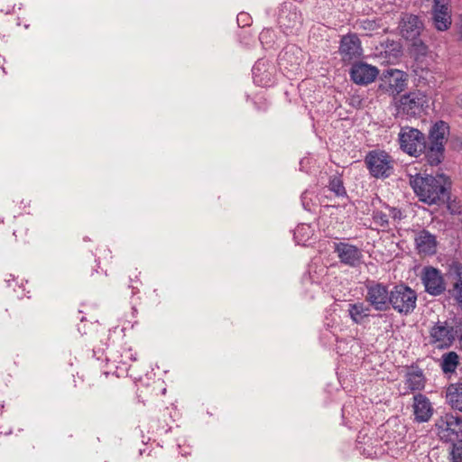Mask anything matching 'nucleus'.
I'll return each instance as SVG.
<instances>
[{"instance_id": "24", "label": "nucleus", "mask_w": 462, "mask_h": 462, "mask_svg": "<svg viewBox=\"0 0 462 462\" xmlns=\"http://www.w3.org/2000/svg\"><path fill=\"white\" fill-rule=\"evenodd\" d=\"M416 249L420 254L432 255L437 251V238L430 231L422 229L416 234L414 238Z\"/></svg>"}, {"instance_id": "34", "label": "nucleus", "mask_w": 462, "mask_h": 462, "mask_svg": "<svg viewBox=\"0 0 462 462\" xmlns=\"http://www.w3.org/2000/svg\"><path fill=\"white\" fill-rule=\"evenodd\" d=\"M451 462H462V440L454 444L451 452Z\"/></svg>"}, {"instance_id": "30", "label": "nucleus", "mask_w": 462, "mask_h": 462, "mask_svg": "<svg viewBox=\"0 0 462 462\" xmlns=\"http://www.w3.org/2000/svg\"><path fill=\"white\" fill-rule=\"evenodd\" d=\"M328 189L338 198H346L347 196L346 189L344 186L343 180L340 176L334 175L329 179Z\"/></svg>"}, {"instance_id": "7", "label": "nucleus", "mask_w": 462, "mask_h": 462, "mask_svg": "<svg viewBox=\"0 0 462 462\" xmlns=\"http://www.w3.org/2000/svg\"><path fill=\"white\" fill-rule=\"evenodd\" d=\"M417 306V293L409 286L401 283L391 290L390 309L402 316L411 314Z\"/></svg>"}, {"instance_id": "26", "label": "nucleus", "mask_w": 462, "mask_h": 462, "mask_svg": "<svg viewBox=\"0 0 462 462\" xmlns=\"http://www.w3.org/2000/svg\"><path fill=\"white\" fill-rule=\"evenodd\" d=\"M446 399L453 409L462 411V383L450 384L446 392Z\"/></svg>"}, {"instance_id": "32", "label": "nucleus", "mask_w": 462, "mask_h": 462, "mask_svg": "<svg viewBox=\"0 0 462 462\" xmlns=\"http://www.w3.org/2000/svg\"><path fill=\"white\" fill-rule=\"evenodd\" d=\"M372 219L374 224H376L377 226H379L383 228H386L389 226L388 215L380 210L373 211Z\"/></svg>"}, {"instance_id": "25", "label": "nucleus", "mask_w": 462, "mask_h": 462, "mask_svg": "<svg viewBox=\"0 0 462 462\" xmlns=\"http://www.w3.org/2000/svg\"><path fill=\"white\" fill-rule=\"evenodd\" d=\"M448 275V279H451L453 282L449 293L462 308V265L458 263H453L449 268Z\"/></svg>"}, {"instance_id": "41", "label": "nucleus", "mask_w": 462, "mask_h": 462, "mask_svg": "<svg viewBox=\"0 0 462 462\" xmlns=\"http://www.w3.org/2000/svg\"><path fill=\"white\" fill-rule=\"evenodd\" d=\"M5 62V59L0 55V67H1V69L3 70L4 74H6V70L4 66Z\"/></svg>"}, {"instance_id": "2", "label": "nucleus", "mask_w": 462, "mask_h": 462, "mask_svg": "<svg viewBox=\"0 0 462 462\" xmlns=\"http://www.w3.org/2000/svg\"><path fill=\"white\" fill-rule=\"evenodd\" d=\"M449 134L448 123L439 120L430 130L426 161L431 166L439 165L444 158L445 143Z\"/></svg>"}, {"instance_id": "42", "label": "nucleus", "mask_w": 462, "mask_h": 462, "mask_svg": "<svg viewBox=\"0 0 462 462\" xmlns=\"http://www.w3.org/2000/svg\"><path fill=\"white\" fill-rule=\"evenodd\" d=\"M130 287L132 288V294L133 295L136 294L139 291L137 287H134V285H130Z\"/></svg>"}, {"instance_id": "4", "label": "nucleus", "mask_w": 462, "mask_h": 462, "mask_svg": "<svg viewBox=\"0 0 462 462\" xmlns=\"http://www.w3.org/2000/svg\"><path fill=\"white\" fill-rule=\"evenodd\" d=\"M364 162L369 174L375 179H387L394 171V160L383 150L369 151Z\"/></svg>"}, {"instance_id": "29", "label": "nucleus", "mask_w": 462, "mask_h": 462, "mask_svg": "<svg viewBox=\"0 0 462 462\" xmlns=\"http://www.w3.org/2000/svg\"><path fill=\"white\" fill-rule=\"evenodd\" d=\"M458 365V356L451 351L442 356L441 369L445 374L454 373Z\"/></svg>"}, {"instance_id": "23", "label": "nucleus", "mask_w": 462, "mask_h": 462, "mask_svg": "<svg viewBox=\"0 0 462 462\" xmlns=\"http://www.w3.org/2000/svg\"><path fill=\"white\" fill-rule=\"evenodd\" d=\"M371 307L363 301L349 303L347 313L351 320L357 325H364L369 321L370 317H382L381 314L372 315Z\"/></svg>"}, {"instance_id": "13", "label": "nucleus", "mask_w": 462, "mask_h": 462, "mask_svg": "<svg viewBox=\"0 0 462 462\" xmlns=\"http://www.w3.org/2000/svg\"><path fill=\"white\" fill-rule=\"evenodd\" d=\"M437 432L445 441H451L462 431V420L452 413H445L436 421Z\"/></svg>"}, {"instance_id": "17", "label": "nucleus", "mask_w": 462, "mask_h": 462, "mask_svg": "<svg viewBox=\"0 0 462 462\" xmlns=\"http://www.w3.org/2000/svg\"><path fill=\"white\" fill-rule=\"evenodd\" d=\"M451 0H433L432 21L438 31H447L451 23Z\"/></svg>"}, {"instance_id": "27", "label": "nucleus", "mask_w": 462, "mask_h": 462, "mask_svg": "<svg viewBox=\"0 0 462 462\" xmlns=\"http://www.w3.org/2000/svg\"><path fill=\"white\" fill-rule=\"evenodd\" d=\"M342 420L345 426L352 428L354 424L361 420V414L356 409L352 402L345 403L342 407Z\"/></svg>"}, {"instance_id": "16", "label": "nucleus", "mask_w": 462, "mask_h": 462, "mask_svg": "<svg viewBox=\"0 0 462 462\" xmlns=\"http://www.w3.org/2000/svg\"><path fill=\"white\" fill-rule=\"evenodd\" d=\"M334 252L340 263L345 265L357 267L363 263L362 250L355 245L346 242L335 243Z\"/></svg>"}, {"instance_id": "5", "label": "nucleus", "mask_w": 462, "mask_h": 462, "mask_svg": "<svg viewBox=\"0 0 462 462\" xmlns=\"http://www.w3.org/2000/svg\"><path fill=\"white\" fill-rule=\"evenodd\" d=\"M427 104L426 95L420 91H410L395 99V116L410 118L419 116Z\"/></svg>"}, {"instance_id": "35", "label": "nucleus", "mask_w": 462, "mask_h": 462, "mask_svg": "<svg viewBox=\"0 0 462 462\" xmlns=\"http://www.w3.org/2000/svg\"><path fill=\"white\" fill-rule=\"evenodd\" d=\"M360 27L362 29H364L365 31L373 32V31L378 30L380 25L374 20L365 19L360 22Z\"/></svg>"}, {"instance_id": "19", "label": "nucleus", "mask_w": 462, "mask_h": 462, "mask_svg": "<svg viewBox=\"0 0 462 462\" xmlns=\"http://www.w3.org/2000/svg\"><path fill=\"white\" fill-rule=\"evenodd\" d=\"M379 69L366 62L358 61L352 65L349 75L351 80L359 86H366L375 80Z\"/></svg>"}, {"instance_id": "36", "label": "nucleus", "mask_w": 462, "mask_h": 462, "mask_svg": "<svg viewBox=\"0 0 462 462\" xmlns=\"http://www.w3.org/2000/svg\"><path fill=\"white\" fill-rule=\"evenodd\" d=\"M236 21L239 27H245L251 24L252 18L248 13L241 12L237 14Z\"/></svg>"}, {"instance_id": "8", "label": "nucleus", "mask_w": 462, "mask_h": 462, "mask_svg": "<svg viewBox=\"0 0 462 462\" xmlns=\"http://www.w3.org/2000/svg\"><path fill=\"white\" fill-rule=\"evenodd\" d=\"M365 301L376 311H387L390 310L391 291L388 286L374 281L365 284Z\"/></svg>"}, {"instance_id": "46", "label": "nucleus", "mask_w": 462, "mask_h": 462, "mask_svg": "<svg viewBox=\"0 0 462 462\" xmlns=\"http://www.w3.org/2000/svg\"><path fill=\"white\" fill-rule=\"evenodd\" d=\"M0 223H3V219L0 218Z\"/></svg>"}, {"instance_id": "11", "label": "nucleus", "mask_w": 462, "mask_h": 462, "mask_svg": "<svg viewBox=\"0 0 462 462\" xmlns=\"http://www.w3.org/2000/svg\"><path fill=\"white\" fill-rule=\"evenodd\" d=\"M457 337V330L448 321L436 322L430 330V344L439 349L450 347Z\"/></svg>"}, {"instance_id": "10", "label": "nucleus", "mask_w": 462, "mask_h": 462, "mask_svg": "<svg viewBox=\"0 0 462 462\" xmlns=\"http://www.w3.org/2000/svg\"><path fill=\"white\" fill-rule=\"evenodd\" d=\"M106 360L111 363L118 375L127 374L130 363L136 360V353L127 345L118 347H108L106 352Z\"/></svg>"}, {"instance_id": "21", "label": "nucleus", "mask_w": 462, "mask_h": 462, "mask_svg": "<svg viewBox=\"0 0 462 462\" xmlns=\"http://www.w3.org/2000/svg\"><path fill=\"white\" fill-rule=\"evenodd\" d=\"M338 52L345 62L358 59L363 54L361 41L355 33L344 35L340 40Z\"/></svg>"}, {"instance_id": "15", "label": "nucleus", "mask_w": 462, "mask_h": 462, "mask_svg": "<svg viewBox=\"0 0 462 462\" xmlns=\"http://www.w3.org/2000/svg\"><path fill=\"white\" fill-rule=\"evenodd\" d=\"M253 79L255 85L269 88L275 83V66L268 60L259 59L252 69Z\"/></svg>"}, {"instance_id": "43", "label": "nucleus", "mask_w": 462, "mask_h": 462, "mask_svg": "<svg viewBox=\"0 0 462 462\" xmlns=\"http://www.w3.org/2000/svg\"><path fill=\"white\" fill-rule=\"evenodd\" d=\"M328 334H331L329 331H325L324 336L328 337Z\"/></svg>"}, {"instance_id": "20", "label": "nucleus", "mask_w": 462, "mask_h": 462, "mask_svg": "<svg viewBox=\"0 0 462 462\" xmlns=\"http://www.w3.org/2000/svg\"><path fill=\"white\" fill-rule=\"evenodd\" d=\"M421 280L425 291L432 296H439L446 290L445 282L440 271L434 267H425L422 272Z\"/></svg>"}, {"instance_id": "1", "label": "nucleus", "mask_w": 462, "mask_h": 462, "mask_svg": "<svg viewBox=\"0 0 462 462\" xmlns=\"http://www.w3.org/2000/svg\"><path fill=\"white\" fill-rule=\"evenodd\" d=\"M410 184L419 199L429 205L444 203L448 199L450 182L444 174H417L411 178Z\"/></svg>"}, {"instance_id": "14", "label": "nucleus", "mask_w": 462, "mask_h": 462, "mask_svg": "<svg viewBox=\"0 0 462 462\" xmlns=\"http://www.w3.org/2000/svg\"><path fill=\"white\" fill-rule=\"evenodd\" d=\"M302 61V51L294 44L286 45L278 56L280 69L288 73H295L299 70Z\"/></svg>"}, {"instance_id": "33", "label": "nucleus", "mask_w": 462, "mask_h": 462, "mask_svg": "<svg viewBox=\"0 0 462 462\" xmlns=\"http://www.w3.org/2000/svg\"><path fill=\"white\" fill-rule=\"evenodd\" d=\"M273 31L271 29H263L259 34V41L263 46L270 47L273 42Z\"/></svg>"}, {"instance_id": "3", "label": "nucleus", "mask_w": 462, "mask_h": 462, "mask_svg": "<svg viewBox=\"0 0 462 462\" xmlns=\"http://www.w3.org/2000/svg\"><path fill=\"white\" fill-rule=\"evenodd\" d=\"M398 142L401 150L410 156L420 157L428 151V144L425 134L417 128L411 126L401 127L398 134Z\"/></svg>"}, {"instance_id": "37", "label": "nucleus", "mask_w": 462, "mask_h": 462, "mask_svg": "<svg viewBox=\"0 0 462 462\" xmlns=\"http://www.w3.org/2000/svg\"><path fill=\"white\" fill-rule=\"evenodd\" d=\"M386 208L389 210L388 217H390L394 221H400L404 217L402 211L394 207L386 206Z\"/></svg>"}, {"instance_id": "45", "label": "nucleus", "mask_w": 462, "mask_h": 462, "mask_svg": "<svg viewBox=\"0 0 462 462\" xmlns=\"http://www.w3.org/2000/svg\"><path fill=\"white\" fill-rule=\"evenodd\" d=\"M331 337H334V340L337 341V337H336V336L334 334H331Z\"/></svg>"}, {"instance_id": "6", "label": "nucleus", "mask_w": 462, "mask_h": 462, "mask_svg": "<svg viewBox=\"0 0 462 462\" xmlns=\"http://www.w3.org/2000/svg\"><path fill=\"white\" fill-rule=\"evenodd\" d=\"M301 11L291 2H283L278 10L277 23L286 35L297 34L303 25Z\"/></svg>"}, {"instance_id": "38", "label": "nucleus", "mask_w": 462, "mask_h": 462, "mask_svg": "<svg viewBox=\"0 0 462 462\" xmlns=\"http://www.w3.org/2000/svg\"><path fill=\"white\" fill-rule=\"evenodd\" d=\"M309 191L305 190L300 197L302 207L307 211H312L313 203L311 202V199L309 198Z\"/></svg>"}, {"instance_id": "12", "label": "nucleus", "mask_w": 462, "mask_h": 462, "mask_svg": "<svg viewBox=\"0 0 462 462\" xmlns=\"http://www.w3.org/2000/svg\"><path fill=\"white\" fill-rule=\"evenodd\" d=\"M422 28V22L414 14H405L400 23L402 36L406 40L414 41L413 45L418 47L419 52L425 54L427 46L419 39Z\"/></svg>"}, {"instance_id": "28", "label": "nucleus", "mask_w": 462, "mask_h": 462, "mask_svg": "<svg viewBox=\"0 0 462 462\" xmlns=\"http://www.w3.org/2000/svg\"><path fill=\"white\" fill-rule=\"evenodd\" d=\"M314 235V230L309 224H300L294 230L293 238L298 245H306Z\"/></svg>"}, {"instance_id": "9", "label": "nucleus", "mask_w": 462, "mask_h": 462, "mask_svg": "<svg viewBox=\"0 0 462 462\" xmlns=\"http://www.w3.org/2000/svg\"><path fill=\"white\" fill-rule=\"evenodd\" d=\"M408 76L405 72L388 69L383 70L380 79L378 89L389 96L396 97L403 91L407 86Z\"/></svg>"}, {"instance_id": "22", "label": "nucleus", "mask_w": 462, "mask_h": 462, "mask_svg": "<svg viewBox=\"0 0 462 462\" xmlns=\"http://www.w3.org/2000/svg\"><path fill=\"white\" fill-rule=\"evenodd\" d=\"M412 410L414 420L418 423L428 422L434 411L430 399L420 393L413 396Z\"/></svg>"}, {"instance_id": "18", "label": "nucleus", "mask_w": 462, "mask_h": 462, "mask_svg": "<svg viewBox=\"0 0 462 462\" xmlns=\"http://www.w3.org/2000/svg\"><path fill=\"white\" fill-rule=\"evenodd\" d=\"M426 386V378L422 369L411 366L404 374L403 386L400 388L401 395L420 393Z\"/></svg>"}, {"instance_id": "44", "label": "nucleus", "mask_w": 462, "mask_h": 462, "mask_svg": "<svg viewBox=\"0 0 462 462\" xmlns=\"http://www.w3.org/2000/svg\"><path fill=\"white\" fill-rule=\"evenodd\" d=\"M79 319L81 322H83L85 320V318L82 316V317H79Z\"/></svg>"}, {"instance_id": "40", "label": "nucleus", "mask_w": 462, "mask_h": 462, "mask_svg": "<svg viewBox=\"0 0 462 462\" xmlns=\"http://www.w3.org/2000/svg\"><path fill=\"white\" fill-rule=\"evenodd\" d=\"M308 162H309V159L308 158H303V159L300 160V171H306L305 165Z\"/></svg>"}, {"instance_id": "39", "label": "nucleus", "mask_w": 462, "mask_h": 462, "mask_svg": "<svg viewBox=\"0 0 462 462\" xmlns=\"http://www.w3.org/2000/svg\"><path fill=\"white\" fill-rule=\"evenodd\" d=\"M351 104L353 106H359L361 104V100L359 99V97H352Z\"/></svg>"}, {"instance_id": "31", "label": "nucleus", "mask_w": 462, "mask_h": 462, "mask_svg": "<svg viewBox=\"0 0 462 462\" xmlns=\"http://www.w3.org/2000/svg\"><path fill=\"white\" fill-rule=\"evenodd\" d=\"M364 439L365 437H361L360 432L356 439V449L360 452V454L364 455L366 457H372L374 455H376V452H373L372 447H365L366 443L364 441Z\"/></svg>"}]
</instances>
